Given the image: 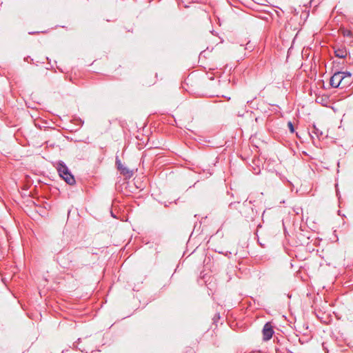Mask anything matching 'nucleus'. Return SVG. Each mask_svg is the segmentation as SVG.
<instances>
[{
  "mask_svg": "<svg viewBox=\"0 0 353 353\" xmlns=\"http://www.w3.org/2000/svg\"><path fill=\"white\" fill-rule=\"evenodd\" d=\"M343 79L342 77V72H336L330 78V84L332 88H341V81Z\"/></svg>",
  "mask_w": 353,
  "mask_h": 353,
  "instance_id": "f257e3e1",
  "label": "nucleus"
},
{
  "mask_svg": "<svg viewBox=\"0 0 353 353\" xmlns=\"http://www.w3.org/2000/svg\"><path fill=\"white\" fill-rule=\"evenodd\" d=\"M263 340L264 341H268L270 340L273 334H274V330H273V327L271 325L270 323H266L265 324V325L263 326Z\"/></svg>",
  "mask_w": 353,
  "mask_h": 353,
  "instance_id": "f03ea898",
  "label": "nucleus"
},
{
  "mask_svg": "<svg viewBox=\"0 0 353 353\" xmlns=\"http://www.w3.org/2000/svg\"><path fill=\"white\" fill-rule=\"evenodd\" d=\"M343 79L341 81V88L348 87L353 82V77L350 72H342Z\"/></svg>",
  "mask_w": 353,
  "mask_h": 353,
  "instance_id": "7ed1b4c3",
  "label": "nucleus"
},
{
  "mask_svg": "<svg viewBox=\"0 0 353 353\" xmlns=\"http://www.w3.org/2000/svg\"><path fill=\"white\" fill-rule=\"evenodd\" d=\"M61 177L69 185H73L75 183L74 177L69 170L65 174L61 176Z\"/></svg>",
  "mask_w": 353,
  "mask_h": 353,
  "instance_id": "20e7f679",
  "label": "nucleus"
},
{
  "mask_svg": "<svg viewBox=\"0 0 353 353\" xmlns=\"http://www.w3.org/2000/svg\"><path fill=\"white\" fill-rule=\"evenodd\" d=\"M57 170L61 176L63 174H65L69 169L63 162L59 161L57 163Z\"/></svg>",
  "mask_w": 353,
  "mask_h": 353,
  "instance_id": "39448f33",
  "label": "nucleus"
},
{
  "mask_svg": "<svg viewBox=\"0 0 353 353\" xmlns=\"http://www.w3.org/2000/svg\"><path fill=\"white\" fill-rule=\"evenodd\" d=\"M118 170L120 171L121 174L123 176L130 178L132 176V171L129 170L128 168L122 165L121 168H118Z\"/></svg>",
  "mask_w": 353,
  "mask_h": 353,
  "instance_id": "423d86ee",
  "label": "nucleus"
},
{
  "mask_svg": "<svg viewBox=\"0 0 353 353\" xmlns=\"http://www.w3.org/2000/svg\"><path fill=\"white\" fill-rule=\"evenodd\" d=\"M311 133L315 134L319 139H320L323 136V132L315 125H313L312 129L311 130Z\"/></svg>",
  "mask_w": 353,
  "mask_h": 353,
  "instance_id": "0eeeda50",
  "label": "nucleus"
},
{
  "mask_svg": "<svg viewBox=\"0 0 353 353\" xmlns=\"http://www.w3.org/2000/svg\"><path fill=\"white\" fill-rule=\"evenodd\" d=\"M335 56L339 58H345L347 56V52L343 49H337L334 51Z\"/></svg>",
  "mask_w": 353,
  "mask_h": 353,
  "instance_id": "6e6552de",
  "label": "nucleus"
},
{
  "mask_svg": "<svg viewBox=\"0 0 353 353\" xmlns=\"http://www.w3.org/2000/svg\"><path fill=\"white\" fill-rule=\"evenodd\" d=\"M288 127L290 131V132L293 133L294 132V128L293 123L291 121L288 122Z\"/></svg>",
  "mask_w": 353,
  "mask_h": 353,
  "instance_id": "1a4fd4ad",
  "label": "nucleus"
},
{
  "mask_svg": "<svg viewBox=\"0 0 353 353\" xmlns=\"http://www.w3.org/2000/svg\"><path fill=\"white\" fill-rule=\"evenodd\" d=\"M116 165L117 166V169L121 168L123 165L118 157L116 158Z\"/></svg>",
  "mask_w": 353,
  "mask_h": 353,
  "instance_id": "9d476101",
  "label": "nucleus"
},
{
  "mask_svg": "<svg viewBox=\"0 0 353 353\" xmlns=\"http://www.w3.org/2000/svg\"><path fill=\"white\" fill-rule=\"evenodd\" d=\"M81 341V339H78L77 341L74 343V345H75L79 350L83 351L81 347H78L79 343Z\"/></svg>",
  "mask_w": 353,
  "mask_h": 353,
  "instance_id": "9b49d317",
  "label": "nucleus"
}]
</instances>
